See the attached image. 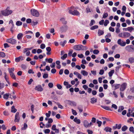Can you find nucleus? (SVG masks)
<instances>
[{"instance_id": "nucleus-55", "label": "nucleus", "mask_w": 134, "mask_h": 134, "mask_svg": "<svg viewBox=\"0 0 134 134\" xmlns=\"http://www.w3.org/2000/svg\"><path fill=\"white\" fill-rule=\"evenodd\" d=\"M44 79H46L48 77V74H44L43 76Z\"/></svg>"}, {"instance_id": "nucleus-19", "label": "nucleus", "mask_w": 134, "mask_h": 134, "mask_svg": "<svg viewBox=\"0 0 134 134\" xmlns=\"http://www.w3.org/2000/svg\"><path fill=\"white\" fill-rule=\"evenodd\" d=\"M4 74H5L4 76V78L5 79L6 81L9 84H10V82L8 80V75L7 74L6 72H4Z\"/></svg>"}, {"instance_id": "nucleus-56", "label": "nucleus", "mask_w": 134, "mask_h": 134, "mask_svg": "<svg viewBox=\"0 0 134 134\" xmlns=\"http://www.w3.org/2000/svg\"><path fill=\"white\" fill-rule=\"evenodd\" d=\"M111 36V34L110 33H109L107 35H106L105 36V38H109Z\"/></svg>"}, {"instance_id": "nucleus-14", "label": "nucleus", "mask_w": 134, "mask_h": 134, "mask_svg": "<svg viewBox=\"0 0 134 134\" xmlns=\"http://www.w3.org/2000/svg\"><path fill=\"white\" fill-rule=\"evenodd\" d=\"M23 60L22 56H20L16 58L15 59V61L16 62H19L20 60Z\"/></svg>"}, {"instance_id": "nucleus-51", "label": "nucleus", "mask_w": 134, "mask_h": 134, "mask_svg": "<svg viewBox=\"0 0 134 134\" xmlns=\"http://www.w3.org/2000/svg\"><path fill=\"white\" fill-rule=\"evenodd\" d=\"M111 107L114 108L115 109H116L117 108V106L115 104H113L112 105Z\"/></svg>"}, {"instance_id": "nucleus-54", "label": "nucleus", "mask_w": 134, "mask_h": 134, "mask_svg": "<svg viewBox=\"0 0 134 134\" xmlns=\"http://www.w3.org/2000/svg\"><path fill=\"white\" fill-rule=\"evenodd\" d=\"M46 50L48 52H50L51 50V49L50 47H46Z\"/></svg>"}, {"instance_id": "nucleus-37", "label": "nucleus", "mask_w": 134, "mask_h": 134, "mask_svg": "<svg viewBox=\"0 0 134 134\" xmlns=\"http://www.w3.org/2000/svg\"><path fill=\"white\" fill-rule=\"evenodd\" d=\"M108 15L107 13H104L103 15V18L105 19L108 16Z\"/></svg>"}, {"instance_id": "nucleus-21", "label": "nucleus", "mask_w": 134, "mask_h": 134, "mask_svg": "<svg viewBox=\"0 0 134 134\" xmlns=\"http://www.w3.org/2000/svg\"><path fill=\"white\" fill-rule=\"evenodd\" d=\"M73 48L76 50L80 51V44L74 46Z\"/></svg>"}, {"instance_id": "nucleus-48", "label": "nucleus", "mask_w": 134, "mask_h": 134, "mask_svg": "<svg viewBox=\"0 0 134 134\" xmlns=\"http://www.w3.org/2000/svg\"><path fill=\"white\" fill-rule=\"evenodd\" d=\"M121 67V65H119L118 66L116 67L115 70L117 72H118L119 71V69Z\"/></svg>"}, {"instance_id": "nucleus-45", "label": "nucleus", "mask_w": 134, "mask_h": 134, "mask_svg": "<svg viewBox=\"0 0 134 134\" xmlns=\"http://www.w3.org/2000/svg\"><path fill=\"white\" fill-rule=\"evenodd\" d=\"M115 126H116L117 127V129H120L121 126V124H119L118 125L117 124H115Z\"/></svg>"}, {"instance_id": "nucleus-43", "label": "nucleus", "mask_w": 134, "mask_h": 134, "mask_svg": "<svg viewBox=\"0 0 134 134\" xmlns=\"http://www.w3.org/2000/svg\"><path fill=\"white\" fill-rule=\"evenodd\" d=\"M120 86V84H116L114 85L115 89L119 88Z\"/></svg>"}, {"instance_id": "nucleus-32", "label": "nucleus", "mask_w": 134, "mask_h": 134, "mask_svg": "<svg viewBox=\"0 0 134 134\" xmlns=\"http://www.w3.org/2000/svg\"><path fill=\"white\" fill-rule=\"evenodd\" d=\"M98 25H95L92 26L90 28V29L92 30H93L95 29H97L98 28Z\"/></svg>"}, {"instance_id": "nucleus-59", "label": "nucleus", "mask_w": 134, "mask_h": 134, "mask_svg": "<svg viewBox=\"0 0 134 134\" xmlns=\"http://www.w3.org/2000/svg\"><path fill=\"white\" fill-rule=\"evenodd\" d=\"M96 119L94 117H93L92 118L91 122H92L94 123L96 122Z\"/></svg>"}, {"instance_id": "nucleus-64", "label": "nucleus", "mask_w": 134, "mask_h": 134, "mask_svg": "<svg viewBox=\"0 0 134 134\" xmlns=\"http://www.w3.org/2000/svg\"><path fill=\"white\" fill-rule=\"evenodd\" d=\"M38 23V22L37 21H36L35 22L34 21H32L31 22V25L32 26H35V25H36Z\"/></svg>"}, {"instance_id": "nucleus-8", "label": "nucleus", "mask_w": 134, "mask_h": 134, "mask_svg": "<svg viewBox=\"0 0 134 134\" xmlns=\"http://www.w3.org/2000/svg\"><path fill=\"white\" fill-rule=\"evenodd\" d=\"M127 84L126 83H122L120 86V90L121 91H124L126 89Z\"/></svg>"}, {"instance_id": "nucleus-24", "label": "nucleus", "mask_w": 134, "mask_h": 134, "mask_svg": "<svg viewBox=\"0 0 134 134\" xmlns=\"http://www.w3.org/2000/svg\"><path fill=\"white\" fill-rule=\"evenodd\" d=\"M81 73L84 76H87L88 75V72L85 70H82L81 72Z\"/></svg>"}, {"instance_id": "nucleus-50", "label": "nucleus", "mask_w": 134, "mask_h": 134, "mask_svg": "<svg viewBox=\"0 0 134 134\" xmlns=\"http://www.w3.org/2000/svg\"><path fill=\"white\" fill-rule=\"evenodd\" d=\"M129 131L130 132H134V127L133 126H131L129 128Z\"/></svg>"}, {"instance_id": "nucleus-4", "label": "nucleus", "mask_w": 134, "mask_h": 134, "mask_svg": "<svg viewBox=\"0 0 134 134\" xmlns=\"http://www.w3.org/2000/svg\"><path fill=\"white\" fill-rule=\"evenodd\" d=\"M69 14L74 15L78 16L80 14V13L77 10H75L74 11L70 10L69 11Z\"/></svg>"}, {"instance_id": "nucleus-17", "label": "nucleus", "mask_w": 134, "mask_h": 134, "mask_svg": "<svg viewBox=\"0 0 134 134\" xmlns=\"http://www.w3.org/2000/svg\"><path fill=\"white\" fill-rule=\"evenodd\" d=\"M111 128L108 127H106L104 129V130L107 132H111Z\"/></svg>"}, {"instance_id": "nucleus-63", "label": "nucleus", "mask_w": 134, "mask_h": 134, "mask_svg": "<svg viewBox=\"0 0 134 134\" xmlns=\"http://www.w3.org/2000/svg\"><path fill=\"white\" fill-rule=\"evenodd\" d=\"M1 128H2L3 130H5L6 129V127H5V125H4L3 124L1 126Z\"/></svg>"}, {"instance_id": "nucleus-22", "label": "nucleus", "mask_w": 134, "mask_h": 134, "mask_svg": "<svg viewBox=\"0 0 134 134\" xmlns=\"http://www.w3.org/2000/svg\"><path fill=\"white\" fill-rule=\"evenodd\" d=\"M74 121L78 124H79L81 122L80 120L79 119H78L77 117H76L74 119Z\"/></svg>"}, {"instance_id": "nucleus-18", "label": "nucleus", "mask_w": 134, "mask_h": 134, "mask_svg": "<svg viewBox=\"0 0 134 134\" xmlns=\"http://www.w3.org/2000/svg\"><path fill=\"white\" fill-rule=\"evenodd\" d=\"M101 107L107 110L112 111V110L108 107L101 105Z\"/></svg>"}, {"instance_id": "nucleus-61", "label": "nucleus", "mask_w": 134, "mask_h": 134, "mask_svg": "<svg viewBox=\"0 0 134 134\" xmlns=\"http://www.w3.org/2000/svg\"><path fill=\"white\" fill-rule=\"evenodd\" d=\"M33 81V79H31L29 81L28 83V84L29 85H31V84L32 82Z\"/></svg>"}, {"instance_id": "nucleus-47", "label": "nucleus", "mask_w": 134, "mask_h": 134, "mask_svg": "<svg viewBox=\"0 0 134 134\" xmlns=\"http://www.w3.org/2000/svg\"><path fill=\"white\" fill-rule=\"evenodd\" d=\"M3 114L5 116H8L9 115V114L8 111H5L3 112Z\"/></svg>"}, {"instance_id": "nucleus-16", "label": "nucleus", "mask_w": 134, "mask_h": 134, "mask_svg": "<svg viewBox=\"0 0 134 134\" xmlns=\"http://www.w3.org/2000/svg\"><path fill=\"white\" fill-rule=\"evenodd\" d=\"M97 99L95 98L94 97H93L91 99V103L93 104L94 103H96L97 102Z\"/></svg>"}, {"instance_id": "nucleus-57", "label": "nucleus", "mask_w": 134, "mask_h": 134, "mask_svg": "<svg viewBox=\"0 0 134 134\" xmlns=\"http://www.w3.org/2000/svg\"><path fill=\"white\" fill-rule=\"evenodd\" d=\"M69 70L68 69H65L64 71V73L66 75H68L69 74Z\"/></svg>"}, {"instance_id": "nucleus-35", "label": "nucleus", "mask_w": 134, "mask_h": 134, "mask_svg": "<svg viewBox=\"0 0 134 134\" xmlns=\"http://www.w3.org/2000/svg\"><path fill=\"white\" fill-rule=\"evenodd\" d=\"M23 127H22L21 129V130H25L27 127V125L26 123H24V124Z\"/></svg>"}, {"instance_id": "nucleus-15", "label": "nucleus", "mask_w": 134, "mask_h": 134, "mask_svg": "<svg viewBox=\"0 0 134 134\" xmlns=\"http://www.w3.org/2000/svg\"><path fill=\"white\" fill-rule=\"evenodd\" d=\"M83 123L84 126L85 127L87 128L89 127V123L87 120H84L83 121Z\"/></svg>"}, {"instance_id": "nucleus-12", "label": "nucleus", "mask_w": 134, "mask_h": 134, "mask_svg": "<svg viewBox=\"0 0 134 134\" xmlns=\"http://www.w3.org/2000/svg\"><path fill=\"white\" fill-rule=\"evenodd\" d=\"M87 49L88 48L87 47L80 44V51H85L87 50Z\"/></svg>"}, {"instance_id": "nucleus-30", "label": "nucleus", "mask_w": 134, "mask_h": 134, "mask_svg": "<svg viewBox=\"0 0 134 134\" xmlns=\"http://www.w3.org/2000/svg\"><path fill=\"white\" fill-rule=\"evenodd\" d=\"M129 62L132 63H134V58L133 57H130L129 58Z\"/></svg>"}, {"instance_id": "nucleus-38", "label": "nucleus", "mask_w": 134, "mask_h": 134, "mask_svg": "<svg viewBox=\"0 0 134 134\" xmlns=\"http://www.w3.org/2000/svg\"><path fill=\"white\" fill-rule=\"evenodd\" d=\"M0 55L1 57L4 58L5 57V53L3 52H0Z\"/></svg>"}, {"instance_id": "nucleus-5", "label": "nucleus", "mask_w": 134, "mask_h": 134, "mask_svg": "<svg viewBox=\"0 0 134 134\" xmlns=\"http://www.w3.org/2000/svg\"><path fill=\"white\" fill-rule=\"evenodd\" d=\"M68 27L67 25H64L62 26L60 28V31L62 32H65L67 30Z\"/></svg>"}, {"instance_id": "nucleus-23", "label": "nucleus", "mask_w": 134, "mask_h": 134, "mask_svg": "<svg viewBox=\"0 0 134 134\" xmlns=\"http://www.w3.org/2000/svg\"><path fill=\"white\" fill-rule=\"evenodd\" d=\"M60 20L62 22V23L63 24L66 25L67 24V22L66 21H65L64 18H62Z\"/></svg>"}, {"instance_id": "nucleus-6", "label": "nucleus", "mask_w": 134, "mask_h": 134, "mask_svg": "<svg viewBox=\"0 0 134 134\" xmlns=\"http://www.w3.org/2000/svg\"><path fill=\"white\" fill-rule=\"evenodd\" d=\"M6 42L12 44H15L16 43V40L15 39L12 38L7 39Z\"/></svg>"}, {"instance_id": "nucleus-26", "label": "nucleus", "mask_w": 134, "mask_h": 134, "mask_svg": "<svg viewBox=\"0 0 134 134\" xmlns=\"http://www.w3.org/2000/svg\"><path fill=\"white\" fill-rule=\"evenodd\" d=\"M17 111V109L15 108V107L14 106H13L11 107V112L13 113H15Z\"/></svg>"}, {"instance_id": "nucleus-3", "label": "nucleus", "mask_w": 134, "mask_h": 134, "mask_svg": "<svg viewBox=\"0 0 134 134\" xmlns=\"http://www.w3.org/2000/svg\"><path fill=\"white\" fill-rule=\"evenodd\" d=\"M31 14L34 16L38 17L39 15V12L35 9H31L30 10Z\"/></svg>"}, {"instance_id": "nucleus-41", "label": "nucleus", "mask_w": 134, "mask_h": 134, "mask_svg": "<svg viewBox=\"0 0 134 134\" xmlns=\"http://www.w3.org/2000/svg\"><path fill=\"white\" fill-rule=\"evenodd\" d=\"M22 24V23L20 21H17L16 22V25L18 26H19L21 25Z\"/></svg>"}, {"instance_id": "nucleus-13", "label": "nucleus", "mask_w": 134, "mask_h": 134, "mask_svg": "<svg viewBox=\"0 0 134 134\" xmlns=\"http://www.w3.org/2000/svg\"><path fill=\"white\" fill-rule=\"evenodd\" d=\"M130 35V34L128 32H125L123 33V38L128 37Z\"/></svg>"}, {"instance_id": "nucleus-7", "label": "nucleus", "mask_w": 134, "mask_h": 134, "mask_svg": "<svg viewBox=\"0 0 134 134\" xmlns=\"http://www.w3.org/2000/svg\"><path fill=\"white\" fill-rule=\"evenodd\" d=\"M20 120V115L19 112H17L15 115L14 121L18 122Z\"/></svg>"}, {"instance_id": "nucleus-46", "label": "nucleus", "mask_w": 134, "mask_h": 134, "mask_svg": "<svg viewBox=\"0 0 134 134\" xmlns=\"http://www.w3.org/2000/svg\"><path fill=\"white\" fill-rule=\"evenodd\" d=\"M109 21L107 20H105V22L104 24V25L105 26H107V25L109 23Z\"/></svg>"}, {"instance_id": "nucleus-58", "label": "nucleus", "mask_w": 134, "mask_h": 134, "mask_svg": "<svg viewBox=\"0 0 134 134\" xmlns=\"http://www.w3.org/2000/svg\"><path fill=\"white\" fill-rule=\"evenodd\" d=\"M50 132V130L49 129H47L44 131V133H49Z\"/></svg>"}, {"instance_id": "nucleus-52", "label": "nucleus", "mask_w": 134, "mask_h": 134, "mask_svg": "<svg viewBox=\"0 0 134 134\" xmlns=\"http://www.w3.org/2000/svg\"><path fill=\"white\" fill-rule=\"evenodd\" d=\"M109 29L110 31L112 32H114V29L111 27H110Z\"/></svg>"}, {"instance_id": "nucleus-27", "label": "nucleus", "mask_w": 134, "mask_h": 134, "mask_svg": "<svg viewBox=\"0 0 134 134\" xmlns=\"http://www.w3.org/2000/svg\"><path fill=\"white\" fill-rule=\"evenodd\" d=\"M124 107L123 106H120L119 108L118 111L119 112H120L124 109Z\"/></svg>"}, {"instance_id": "nucleus-20", "label": "nucleus", "mask_w": 134, "mask_h": 134, "mask_svg": "<svg viewBox=\"0 0 134 134\" xmlns=\"http://www.w3.org/2000/svg\"><path fill=\"white\" fill-rule=\"evenodd\" d=\"M23 36V35L21 33H20L18 34L17 38L18 40H20L22 39Z\"/></svg>"}, {"instance_id": "nucleus-11", "label": "nucleus", "mask_w": 134, "mask_h": 134, "mask_svg": "<svg viewBox=\"0 0 134 134\" xmlns=\"http://www.w3.org/2000/svg\"><path fill=\"white\" fill-rule=\"evenodd\" d=\"M133 28L132 27H129L127 28H123V30H125L126 31H129L130 32H131L132 31H133Z\"/></svg>"}, {"instance_id": "nucleus-40", "label": "nucleus", "mask_w": 134, "mask_h": 134, "mask_svg": "<svg viewBox=\"0 0 134 134\" xmlns=\"http://www.w3.org/2000/svg\"><path fill=\"white\" fill-rule=\"evenodd\" d=\"M95 23V22L94 20H91V22L89 24V25L90 26H91L93 25Z\"/></svg>"}, {"instance_id": "nucleus-49", "label": "nucleus", "mask_w": 134, "mask_h": 134, "mask_svg": "<svg viewBox=\"0 0 134 134\" xmlns=\"http://www.w3.org/2000/svg\"><path fill=\"white\" fill-rule=\"evenodd\" d=\"M72 111L73 115H77V113L75 110L72 109Z\"/></svg>"}, {"instance_id": "nucleus-25", "label": "nucleus", "mask_w": 134, "mask_h": 134, "mask_svg": "<svg viewBox=\"0 0 134 134\" xmlns=\"http://www.w3.org/2000/svg\"><path fill=\"white\" fill-rule=\"evenodd\" d=\"M10 94L9 93H7L5 94H4L3 96V98L5 99H8Z\"/></svg>"}, {"instance_id": "nucleus-31", "label": "nucleus", "mask_w": 134, "mask_h": 134, "mask_svg": "<svg viewBox=\"0 0 134 134\" xmlns=\"http://www.w3.org/2000/svg\"><path fill=\"white\" fill-rule=\"evenodd\" d=\"M67 57V54L66 53L64 54L63 56L61 57V58L63 60H65Z\"/></svg>"}, {"instance_id": "nucleus-33", "label": "nucleus", "mask_w": 134, "mask_h": 134, "mask_svg": "<svg viewBox=\"0 0 134 134\" xmlns=\"http://www.w3.org/2000/svg\"><path fill=\"white\" fill-rule=\"evenodd\" d=\"M114 70H112L110 71V72H109V77H111V76L114 73Z\"/></svg>"}, {"instance_id": "nucleus-42", "label": "nucleus", "mask_w": 134, "mask_h": 134, "mask_svg": "<svg viewBox=\"0 0 134 134\" xmlns=\"http://www.w3.org/2000/svg\"><path fill=\"white\" fill-rule=\"evenodd\" d=\"M131 48V49H132V50L134 49V48L132 47V45H128V46H127L125 47V48L126 49H127L128 48Z\"/></svg>"}, {"instance_id": "nucleus-29", "label": "nucleus", "mask_w": 134, "mask_h": 134, "mask_svg": "<svg viewBox=\"0 0 134 134\" xmlns=\"http://www.w3.org/2000/svg\"><path fill=\"white\" fill-rule=\"evenodd\" d=\"M66 40L64 41L63 42H61L60 43V44L62 46V47H64L65 44H66Z\"/></svg>"}, {"instance_id": "nucleus-2", "label": "nucleus", "mask_w": 134, "mask_h": 134, "mask_svg": "<svg viewBox=\"0 0 134 134\" xmlns=\"http://www.w3.org/2000/svg\"><path fill=\"white\" fill-rule=\"evenodd\" d=\"M1 13L3 15L6 16L12 14V10H7V9H6L5 10L1 11Z\"/></svg>"}, {"instance_id": "nucleus-1", "label": "nucleus", "mask_w": 134, "mask_h": 134, "mask_svg": "<svg viewBox=\"0 0 134 134\" xmlns=\"http://www.w3.org/2000/svg\"><path fill=\"white\" fill-rule=\"evenodd\" d=\"M8 70L11 77L14 80H15L16 77L13 73V72L14 71V68H8Z\"/></svg>"}, {"instance_id": "nucleus-28", "label": "nucleus", "mask_w": 134, "mask_h": 134, "mask_svg": "<svg viewBox=\"0 0 134 134\" xmlns=\"http://www.w3.org/2000/svg\"><path fill=\"white\" fill-rule=\"evenodd\" d=\"M104 33V32L101 30L99 29L98 32V34L99 36H100L103 35Z\"/></svg>"}, {"instance_id": "nucleus-10", "label": "nucleus", "mask_w": 134, "mask_h": 134, "mask_svg": "<svg viewBox=\"0 0 134 134\" xmlns=\"http://www.w3.org/2000/svg\"><path fill=\"white\" fill-rule=\"evenodd\" d=\"M35 89L40 92L42 91L43 90V88L41 85H38L36 86L35 88Z\"/></svg>"}, {"instance_id": "nucleus-53", "label": "nucleus", "mask_w": 134, "mask_h": 134, "mask_svg": "<svg viewBox=\"0 0 134 134\" xmlns=\"http://www.w3.org/2000/svg\"><path fill=\"white\" fill-rule=\"evenodd\" d=\"M45 47V45L44 44H41L40 46V48L42 49H43Z\"/></svg>"}, {"instance_id": "nucleus-34", "label": "nucleus", "mask_w": 134, "mask_h": 134, "mask_svg": "<svg viewBox=\"0 0 134 134\" xmlns=\"http://www.w3.org/2000/svg\"><path fill=\"white\" fill-rule=\"evenodd\" d=\"M127 127L126 125L123 126L121 128V130L123 131H125L127 129Z\"/></svg>"}, {"instance_id": "nucleus-36", "label": "nucleus", "mask_w": 134, "mask_h": 134, "mask_svg": "<svg viewBox=\"0 0 134 134\" xmlns=\"http://www.w3.org/2000/svg\"><path fill=\"white\" fill-rule=\"evenodd\" d=\"M55 103L58 106V107L60 108L61 109H62L63 108V106L61 105L60 104V103L59 102H55Z\"/></svg>"}, {"instance_id": "nucleus-60", "label": "nucleus", "mask_w": 134, "mask_h": 134, "mask_svg": "<svg viewBox=\"0 0 134 134\" xmlns=\"http://www.w3.org/2000/svg\"><path fill=\"white\" fill-rule=\"evenodd\" d=\"M53 84L52 83L50 82L48 83V86L51 88H52L53 87Z\"/></svg>"}, {"instance_id": "nucleus-39", "label": "nucleus", "mask_w": 134, "mask_h": 134, "mask_svg": "<svg viewBox=\"0 0 134 134\" xmlns=\"http://www.w3.org/2000/svg\"><path fill=\"white\" fill-rule=\"evenodd\" d=\"M97 123L98 124V127H100L101 125L102 124V122L100 121H99L98 120H97Z\"/></svg>"}, {"instance_id": "nucleus-62", "label": "nucleus", "mask_w": 134, "mask_h": 134, "mask_svg": "<svg viewBox=\"0 0 134 134\" xmlns=\"http://www.w3.org/2000/svg\"><path fill=\"white\" fill-rule=\"evenodd\" d=\"M70 103H71L70 104L71 105H73L74 106H75L76 105V103L74 101H71L70 102Z\"/></svg>"}, {"instance_id": "nucleus-44", "label": "nucleus", "mask_w": 134, "mask_h": 134, "mask_svg": "<svg viewBox=\"0 0 134 134\" xmlns=\"http://www.w3.org/2000/svg\"><path fill=\"white\" fill-rule=\"evenodd\" d=\"M99 53V51L97 49H95L93 51V53L94 54H97Z\"/></svg>"}, {"instance_id": "nucleus-9", "label": "nucleus", "mask_w": 134, "mask_h": 134, "mask_svg": "<svg viewBox=\"0 0 134 134\" xmlns=\"http://www.w3.org/2000/svg\"><path fill=\"white\" fill-rule=\"evenodd\" d=\"M118 43L120 46H124L126 45V42L121 41V39L118 40L117 41Z\"/></svg>"}]
</instances>
